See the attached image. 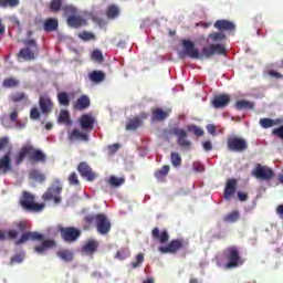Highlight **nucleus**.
<instances>
[{
  "label": "nucleus",
  "instance_id": "f8f14e48",
  "mask_svg": "<svg viewBox=\"0 0 283 283\" xmlns=\"http://www.w3.org/2000/svg\"><path fill=\"white\" fill-rule=\"evenodd\" d=\"M57 231L64 242H76L81 238V230L74 227L63 228L62 226H57Z\"/></svg>",
  "mask_w": 283,
  "mask_h": 283
},
{
  "label": "nucleus",
  "instance_id": "4468645a",
  "mask_svg": "<svg viewBox=\"0 0 283 283\" xmlns=\"http://www.w3.org/2000/svg\"><path fill=\"white\" fill-rule=\"evenodd\" d=\"M67 139L70 143H90V135L87 132H81L78 128H74L67 133Z\"/></svg>",
  "mask_w": 283,
  "mask_h": 283
},
{
  "label": "nucleus",
  "instance_id": "2f4dec72",
  "mask_svg": "<svg viewBox=\"0 0 283 283\" xmlns=\"http://www.w3.org/2000/svg\"><path fill=\"white\" fill-rule=\"evenodd\" d=\"M56 255L60 258V260H63V262H72V260H74V252L69 249L57 251Z\"/></svg>",
  "mask_w": 283,
  "mask_h": 283
},
{
  "label": "nucleus",
  "instance_id": "13d9d810",
  "mask_svg": "<svg viewBox=\"0 0 283 283\" xmlns=\"http://www.w3.org/2000/svg\"><path fill=\"white\" fill-rule=\"evenodd\" d=\"M23 262V254H15L11 258L10 264H21Z\"/></svg>",
  "mask_w": 283,
  "mask_h": 283
},
{
  "label": "nucleus",
  "instance_id": "de8ad7c7",
  "mask_svg": "<svg viewBox=\"0 0 283 283\" xmlns=\"http://www.w3.org/2000/svg\"><path fill=\"white\" fill-rule=\"evenodd\" d=\"M170 160L172 167H180V165H182V157H180L178 153H171Z\"/></svg>",
  "mask_w": 283,
  "mask_h": 283
},
{
  "label": "nucleus",
  "instance_id": "774afa93",
  "mask_svg": "<svg viewBox=\"0 0 283 283\" xmlns=\"http://www.w3.org/2000/svg\"><path fill=\"white\" fill-rule=\"evenodd\" d=\"M193 169L195 171H205V166H202V164L195 163Z\"/></svg>",
  "mask_w": 283,
  "mask_h": 283
},
{
  "label": "nucleus",
  "instance_id": "8fccbe9b",
  "mask_svg": "<svg viewBox=\"0 0 283 283\" xmlns=\"http://www.w3.org/2000/svg\"><path fill=\"white\" fill-rule=\"evenodd\" d=\"M62 11L64 12V14H66V17H74L77 12L76 8L70 4L63 6Z\"/></svg>",
  "mask_w": 283,
  "mask_h": 283
},
{
  "label": "nucleus",
  "instance_id": "7ed1b4c3",
  "mask_svg": "<svg viewBox=\"0 0 283 283\" xmlns=\"http://www.w3.org/2000/svg\"><path fill=\"white\" fill-rule=\"evenodd\" d=\"M84 222L88 224V227L95 224L97 233H99L101 235H107V233L112 231V222L105 213L86 214L84 217Z\"/></svg>",
  "mask_w": 283,
  "mask_h": 283
},
{
  "label": "nucleus",
  "instance_id": "e433bc0d",
  "mask_svg": "<svg viewBox=\"0 0 283 283\" xmlns=\"http://www.w3.org/2000/svg\"><path fill=\"white\" fill-rule=\"evenodd\" d=\"M120 15V8L116 4L108 6L106 10V17L107 19H117V17Z\"/></svg>",
  "mask_w": 283,
  "mask_h": 283
},
{
  "label": "nucleus",
  "instance_id": "0e129e2a",
  "mask_svg": "<svg viewBox=\"0 0 283 283\" xmlns=\"http://www.w3.org/2000/svg\"><path fill=\"white\" fill-rule=\"evenodd\" d=\"M10 120H12V123H17V119L19 118V112L17 109H13L10 115Z\"/></svg>",
  "mask_w": 283,
  "mask_h": 283
},
{
  "label": "nucleus",
  "instance_id": "3c124183",
  "mask_svg": "<svg viewBox=\"0 0 283 283\" xmlns=\"http://www.w3.org/2000/svg\"><path fill=\"white\" fill-rule=\"evenodd\" d=\"M208 39H211V41H224L227 39V35L222 32H216L208 35Z\"/></svg>",
  "mask_w": 283,
  "mask_h": 283
},
{
  "label": "nucleus",
  "instance_id": "ddd939ff",
  "mask_svg": "<svg viewBox=\"0 0 283 283\" xmlns=\"http://www.w3.org/2000/svg\"><path fill=\"white\" fill-rule=\"evenodd\" d=\"M252 175H254V177L259 180H272L273 176H275V172L268 166L258 164L253 169Z\"/></svg>",
  "mask_w": 283,
  "mask_h": 283
},
{
  "label": "nucleus",
  "instance_id": "bf43d9fd",
  "mask_svg": "<svg viewBox=\"0 0 283 283\" xmlns=\"http://www.w3.org/2000/svg\"><path fill=\"white\" fill-rule=\"evenodd\" d=\"M206 129L211 136H218V128L213 124H208Z\"/></svg>",
  "mask_w": 283,
  "mask_h": 283
},
{
  "label": "nucleus",
  "instance_id": "79ce46f5",
  "mask_svg": "<svg viewBox=\"0 0 283 283\" xmlns=\"http://www.w3.org/2000/svg\"><path fill=\"white\" fill-rule=\"evenodd\" d=\"M145 262V254L138 253L135 259L130 262V269H138Z\"/></svg>",
  "mask_w": 283,
  "mask_h": 283
},
{
  "label": "nucleus",
  "instance_id": "a19ab883",
  "mask_svg": "<svg viewBox=\"0 0 283 283\" xmlns=\"http://www.w3.org/2000/svg\"><path fill=\"white\" fill-rule=\"evenodd\" d=\"M63 10V0H51L50 2V11L51 12H61Z\"/></svg>",
  "mask_w": 283,
  "mask_h": 283
},
{
  "label": "nucleus",
  "instance_id": "5701e85b",
  "mask_svg": "<svg viewBox=\"0 0 283 283\" xmlns=\"http://www.w3.org/2000/svg\"><path fill=\"white\" fill-rule=\"evenodd\" d=\"M39 106L42 112V114H50L54 107V103L52 102V98L49 96H41L39 98Z\"/></svg>",
  "mask_w": 283,
  "mask_h": 283
},
{
  "label": "nucleus",
  "instance_id": "9b49d317",
  "mask_svg": "<svg viewBox=\"0 0 283 283\" xmlns=\"http://www.w3.org/2000/svg\"><path fill=\"white\" fill-rule=\"evenodd\" d=\"M168 135L177 137V144L179 145V147H185L186 149H189V147H191V143L189 142V139H187L189 136L187 130L180 127H172L168 129Z\"/></svg>",
  "mask_w": 283,
  "mask_h": 283
},
{
  "label": "nucleus",
  "instance_id": "cd10ccee",
  "mask_svg": "<svg viewBox=\"0 0 283 283\" xmlns=\"http://www.w3.org/2000/svg\"><path fill=\"white\" fill-rule=\"evenodd\" d=\"M97 249H98V242L94 240H90L83 245L82 251L86 255H94Z\"/></svg>",
  "mask_w": 283,
  "mask_h": 283
},
{
  "label": "nucleus",
  "instance_id": "423d86ee",
  "mask_svg": "<svg viewBox=\"0 0 283 283\" xmlns=\"http://www.w3.org/2000/svg\"><path fill=\"white\" fill-rule=\"evenodd\" d=\"M34 200H35L34 195L28 191H24L19 202L22 209H25V211H35V212L43 211V209H45V205L35 203Z\"/></svg>",
  "mask_w": 283,
  "mask_h": 283
},
{
  "label": "nucleus",
  "instance_id": "4c0bfd02",
  "mask_svg": "<svg viewBox=\"0 0 283 283\" xmlns=\"http://www.w3.org/2000/svg\"><path fill=\"white\" fill-rule=\"evenodd\" d=\"M253 107H255V104H253V102H249L247 99H240L237 101L235 103V109H253Z\"/></svg>",
  "mask_w": 283,
  "mask_h": 283
},
{
  "label": "nucleus",
  "instance_id": "72a5a7b5",
  "mask_svg": "<svg viewBox=\"0 0 283 283\" xmlns=\"http://www.w3.org/2000/svg\"><path fill=\"white\" fill-rule=\"evenodd\" d=\"M20 84L21 82L15 77H7L2 82V87H4V90H12L14 87H19Z\"/></svg>",
  "mask_w": 283,
  "mask_h": 283
},
{
  "label": "nucleus",
  "instance_id": "4d7b16f0",
  "mask_svg": "<svg viewBox=\"0 0 283 283\" xmlns=\"http://www.w3.org/2000/svg\"><path fill=\"white\" fill-rule=\"evenodd\" d=\"M268 74L271 76V78H277V80L283 78V74L273 69H268Z\"/></svg>",
  "mask_w": 283,
  "mask_h": 283
},
{
  "label": "nucleus",
  "instance_id": "052dcab7",
  "mask_svg": "<svg viewBox=\"0 0 283 283\" xmlns=\"http://www.w3.org/2000/svg\"><path fill=\"white\" fill-rule=\"evenodd\" d=\"M9 143H10V139L8 137L0 138V151H2V149H6Z\"/></svg>",
  "mask_w": 283,
  "mask_h": 283
},
{
  "label": "nucleus",
  "instance_id": "a211bd4d",
  "mask_svg": "<svg viewBox=\"0 0 283 283\" xmlns=\"http://www.w3.org/2000/svg\"><path fill=\"white\" fill-rule=\"evenodd\" d=\"M229 103H231V96L227 94H221V95L214 96V98L211 102V105L212 107H214V109H222L227 107Z\"/></svg>",
  "mask_w": 283,
  "mask_h": 283
},
{
  "label": "nucleus",
  "instance_id": "f257e3e1",
  "mask_svg": "<svg viewBox=\"0 0 283 283\" xmlns=\"http://www.w3.org/2000/svg\"><path fill=\"white\" fill-rule=\"evenodd\" d=\"M181 45L184 51H179V59H187V56L195 60L202 59V56L211 59L214 54H227V48L223 44H210L208 46H203L201 54L196 48V44L190 40H182Z\"/></svg>",
  "mask_w": 283,
  "mask_h": 283
},
{
  "label": "nucleus",
  "instance_id": "a18cd8bd",
  "mask_svg": "<svg viewBox=\"0 0 283 283\" xmlns=\"http://www.w3.org/2000/svg\"><path fill=\"white\" fill-rule=\"evenodd\" d=\"M108 185H111V187H120L122 185H125V178L111 176L108 179Z\"/></svg>",
  "mask_w": 283,
  "mask_h": 283
},
{
  "label": "nucleus",
  "instance_id": "f3484780",
  "mask_svg": "<svg viewBox=\"0 0 283 283\" xmlns=\"http://www.w3.org/2000/svg\"><path fill=\"white\" fill-rule=\"evenodd\" d=\"M77 171L82 176V178H86L88 182L96 180V174L92 170V167H90L88 164L85 161L78 164Z\"/></svg>",
  "mask_w": 283,
  "mask_h": 283
},
{
  "label": "nucleus",
  "instance_id": "1a4fd4ad",
  "mask_svg": "<svg viewBox=\"0 0 283 283\" xmlns=\"http://www.w3.org/2000/svg\"><path fill=\"white\" fill-rule=\"evenodd\" d=\"M227 148L229 151H237L238 154H242V151H247L249 149V144L247 139L238 136H230L227 139Z\"/></svg>",
  "mask_w": 283,
  "mask_h": 283
},
{
  "label": "nucleus",
  "instance_id": "6e6d98bb",
  "mask_svg": "<svg viewBox=\"0 0 283 283\" xmlns=\"http://www.w3.org/2000/svg\"><path fill=\"white\" fill-rule=\"evenodd\" d=\"M69 185H72V186H78L80 185L78 176L76 175V172H72L69 176Z\"/></svg>",
  "mask_w": 283,
  "mask_h": 283
},
{
  "label": "nucleus",
  "instance_id": "e2e57ef3",
  "mask_svg": "<svg viewBox=\"0 0 283 283\" xmlns=\"http://www.w3.org/2000/svg\"><path fill=\"white\" fill-rule=\"evenodd\" d=\"M118 149H120V144H114V145L108 146V151L111 154H116V151H118Z\"/></svg>",
  "mask_w": 283,
  "mask_h": 283
},
{
  "label": "nucleus",
  "instance_id": "39448f33",
  "mask_svg": "<svg viewBox=\"0 0 283 283\" xmlns=\"http://www.w3.org/2000/svg\"><path fill=\"white\" fill-rule=\"evenodd\" d=\"M62 192L63 185L59 179H55L51 187H49L48 190L43 193L42 200H44V202L53 200L55 205H60L61 200H63V198L61 197Z\"/></svg>",
  "mask_w": 283,
  "mask_h": 283
},
{
  "label": "nucleus",
  "instance_id": "6ab92c4d",
  "mask_svg": "<svg viewBox=\"0 0 283 283\" xmlns=\"http://www.w3.org/2000/svg\"><path fill=\"white\" fill-rule=\"evenodd\" d=\"M90 105H92V101L90 99V96H87L86 94H83L73 103V109L77 112H83L87 109Z\"/></svg>",
  "mask_w": 283,
  "mask_h": 283
},
{
  "label": "nucleus",
  "instance_id": "bb28decb",
  "mask_svg": "<svg viewBox=\"0 0 283 283\" xmlns=\"http://www.w3.org/2000/svg\"><path fill=\"white\" fill-rule=\"evenodd\" d=\"M66 21L70 28H82V25H87V20L76 14L69 17Z\"/></svg>",
  "mask_w": 283,
  "mask_h": 283
},
{
  "label": "nucleus",
  "instance_id": "2eb2a0df",
  "mask_svg": "<svg viewBox=\"0 0 283 283\" xmlns=\"http://www.w3.org/2000/svg\"><path fill=\"white\" fill-rule=\"evenodd\" d=\"M80 127L82 132H86L90 134V132L94 130V125L96 123V118L92 114H83L80 117Z\"/></svg>",
  "mask_w": 283,
  "mask_h": 283
},
{
  "label": "nucleus",
  "instance_id": "0eeeda50",
  "mask_svg": "<svg viewBox=\"0 0 283 283\" xmlns=\"http://www.w3.org/2000/svg\"><path fill=\"white\" fill-rule=\"evenodd\" d=\"M15 227L19 233H22L20 239L15 241L17 247L24 244V242H28V240H43V234L39 232H25L28 224L24 221H19L15 223Z\"/></svg>",
  "mask_w": 283,
  "mask_h": 283
},
{
  "label": "nucleus",
  "instance_id": "9d476101",
  "mask_svg": "<svg viewBox=\"0 0 283 283\" xmlns=\"http://www.w3.org/2000/svg\"><path fill=\"white\" fill-rule=\"evenodd\" d=\"M185 247H187L185 239H174L166 247H159L158 251L163 254L170 253L171 255H176V253L182 251Z\"/></svg>",
  "mask_w": 283,
  "mask_h": 283
},
{
  "label": "nucleus",
  "instance_id": "473e14b6",
  "mask_svg": "<svg viewBox=\"0 0 283 283\" xmlns=\"http://www.w3.org/2000/svg\"><path fill=\"white\" fill-rule=\"evenodd\" d=\"M52 247H56V242L54 240H44L41 245H36L34 251L36 253H44L46 249H52Z\"/></svg>",
  "mask_w": 283,
  "mask_h": 283
},
{
  "label": "nucleus",
  "instance_id": "09e8293b",
  "mask_svg": "<svg viewBox=\"0 0 283 283\" xmlns=\"http://www.w3.org/2000/svg\"><path fill=\"white\" fill-rule=\"evenodd\" d=\"M187 129L188 132H192V134H195V136L198 138H200V136H205V130L197 125H188Z\"/></svg>",
  "mask_w": 283,
  "mask_h": 283
},
{
  "label": "nucleus",
  "instance_id": "864d4df0",
  "mask_svg": "<svg viewBox=\"0 0 283 283\" xmlns=\"http://www.w3.org/2000/svg\"><path fill=\"white\" fill-rule=\"evenodd\" d=\"M92 59L93 61H96V63H103V61H105V59L103 57V52H101L99 50L93 51Z\"/></svg>",
  "mask_w": 283,
  "mask_h": 283
},
{
  "label": "nucleus",
  "instance_id": "4be33fe9",
  "mask_svg": "<svg viewBox=\"0 0 283 283\" xmlns=\"http://www.w3.org/2000/svg\"><path fill=\"white\" fill-rule=\"evenodd\" d=\"M151 238L153 240L160 242V244H167V242H169V232H167V230L160 232V229L154 228L151 231Z\"/></svg>",
  "mask_w": 283,
  "mask_h": 283
},
{
  "label": "nucleus",
  "instance_id": "f03ea898",
  "mask_svg": "<svg viewBox=\"0 0 283 283\" xmlns=\"http://www.w3.org/2000/svg\"><path fill=\"white\" fill-rule=\"evenodd\" d=\"M25 158H28L29 163H41L42 165L48 163V155L30 144L21 147L19 154L15 156V165H21Z\"/></svg>",
  "mask_w": 283,
  "mask_h": 283
},
{
  "label": "nucleus",
  "instance_id": "c03bdc74",
  "mask_svg": "<svg viewBox=\"0 0 283 283\" xmlns=\"http://www.w3.org/2000/svg\"><path fill=\"white\" fill-rule=\"evenodd\" d=\"M20 0H0V8L3 10L8 8H17L19 6Z\"/></svg>",
  "mask_w": 283,
  "mask_h": 283
},
{
  "label": "nucleus",
  "instance_id": "603ef678",
  "mask_svg": "<svg viewBox=\"0 0 283 283\" xmlns=\"http://www.w3.org/2000/svg\"><path fill=\"white\" fill-rule=\"evenodd\" d=\"M78 38L82 39V41H94L96 39V35L92 32L83 31L78 34Z\"/></svg>",
  "mask_w": 283,
  "mask_h": 283
},
{
  "label": "nucleus",
  "instance_id": "ea45409f",
  "mask_svg": "<svg viewBox=\"0 0 283 283\" xmlns=\"http://www.w3.org/2000/svg\"><path fill=\"white\" fill-rule=\"evenodd\" d=\"M129 255H132L129 248H122L116 252L115 258L116 260H127Z\"/></svg>",
  "mask_w": 283,
  "mask_h": 283
},
{
  "label": "nucleus",
  "instance_id": "5fc2aeb1",
  "mask_svg": "<svg viewBox=\"0 0 283 283\" xmlns=\"http://www.w3.org/2000/svg\"><path fill=\"white\" fill-rule=\"evenodd\" d=\"M30 118L31 120H39V118H41V111L36 107H32L30 111Z\"/></svg>",
  "mask_w": 283,
  "mask_h": 283
},
{
  "label": "nucleus",
  "instance_id": "69168bd1",
  "mask_svg": "<svg viewBox=\"0 0 283 283\" xmlns=\"http://www.w3.org/2000/svg\"><path fill=\"white\" fill-rule=\"evenodd\" d=\"M238 198L241 202H247L249 200V195L247 192H238Z\"/></svg>",
  "mask_w": 283,
  "mask_h": 283
},
{
  "label": "nucleus",
  "instance_id": "37998d69",
  "mask_svg": "<svg viewBox=\"0 0 283 283\" xmlns=\"http://www.w3.org/2000/svg\"><path fill=\"white\" fill-rule=\"evenodd\" d=\"M223 220H224V222H229V223L238 222L240 220V212H238V210H234V211L228 213L223 218Z\"/></svg>",
  "mask_w": 283,
  "mask_h": 283
},
{
  "label": "nucleus",
  "instance_id": "c756f323",
  "mask_svg": "<svg viewBox=\"0 0 283 283\" xmlns=\"http://www.w3.org/2000/svg\"><path fill=\"white\" fill-rule=\"evenodd\" d=\"M88 78L91 83H103L105 81V72L103 71H93L88 74Z\"/></svg>",
  "mask_w": 283,
  "mask_h": 283
},
{
  "label": "nucleus",
  "instance_id": "dca6fc26",
  "mask_svg": "<svg viewBox=\"0 0 283 283\" xmlns=\"http://www.w3.org/2000/svg\"><path fill=\"white\" fill-rule=\"evenodd\" d=\"M149 114L140 113L139 116H135L126 123L127 132H136L138 127H143V120H147Z\"/></svg>",
  "mask_w": 283,
  "mask_h": 283
},
{
  "label": "nucleus",
  "instance_id": "c85d7f7f",
  "mask_svg": "<svg viewBox=\"0 0 283 283\" xmlns=\"http://www.w3.org/2000/svg\"><path fill=\"white\" fill-rule=\"evenodd\" d=\"M43 29L45 32H55L59 30V20L54 18H49L44 21Z\"/></svg>",
  "mask_w": 283,
  "mask_h": 283
},
{
  "label": "nucleus",
  "instance_id": "58836bf2",
  "mask_svg": "<svg viewBox=\"0 0 283 283\" xmlns=\"http://www.w3.org/2000/svg\"><path fill=\"white\" fill-rule=\"evenodd\" d=\"M57 103L62 107H70V95L65 92L57 93Z\"/></svg>",
  "mask_w": 283,
  "mask_h": 283
},
{
  "label": "nucleus",
  "instance_id": "393cba45",
  "mask_svg": "<svg viewBox=\"0 0 283 283\" xmlns=\"http://www.w3.org/2000/svg\"><path fill=\"white\" fill-rule=\"evenodd\" d=\"M0 171L2 174L12 171V157L10 156V153H7L2 158H0Z\"/></svg>",
  "mask_w": 283,
  "mask_h": 283
},
{
  "label": "nucleus",
  "instance_id": "c9c22d12",
  "mask_svg": "<svg viewBox=\"0 0 283 283\" xmlns=\"http://www.w3.org/2000/svg\"><path fill=\"white\" fill-rule=\"evenodd\" d=\"M170 169L169 165H164L160 169L155 171L154 176L157 180H165V178L169 176Z\"/></svg>",
  "mask_w": 283,
  "mask_h": 283
},
{
  "label": "nucleus",
  "instance_id": "f704fd0d",
  "mask_svg": "<svg viewBox=\"0 0 283 283\" xmlns=\"http://www.w3.org/2000/svg\"><path fill=\"white\" fill-rule=\"evenodd\" d=\"M10 101L13 103H28V94L24 92H17L9 96Z\"/></svg>",
  "mask_w": 283,
  "mask_h": 283
},
{
  "label": "nucleus",
  "instance_id": "680f3d73",
  "mask_svg": "<svg viewBox=\"0 0 283 283\" xmlns=\"http://www.w3.org/2000/svg\"><path fill=\"white\" fill-rule=\"evenodd\" d=\"M18 235H19V232L17 230H9L7 232V238L9 240H15V238H18Z\"/></svg>",
  "mask_w": 283,
  "mask_h": 283
},
{
  "label": "nucleus",
  "instance_id": "aec40b11",
  "mask_svg": "<svg viewBox=\"0 0 283 283\" xmlns=\"http://www.w3.org/2000/svg\"><path fill=\"white\" fill-rule=\"evenodd\" d=\"M238 187V179L232 178L228 179L223 192L224 200H229L230 198H233V193H235V189Z\"/></svg>",
  "mask_w": 283,
  "mask_h": 283
},
{
  "label": "nucleus",
  "instance_id": "b1692460",
  "mask_svg": "<svg viewBox=\"0 0 283 283\" xmlns=\"http://www.w3.org/2000/svg\"><path fill=\"white\" fill-rule=\"evenodd\" d=\"M214 28L220 32H233V30H235V24L229 20H217L214 22Z\"/></svg>",
  "mask_w": 283,
  "mask_h": 283
},
{
  "label": "nucleus",
  "instance_id": "a878e982",
  "mask_svg": "<svg viewBox=\"0 0 283 283\" xmlns=\"http://www.w3.org/2000/svg\"><path fill=\"white\" fill-rule=\"evenodd\" d=\"M259 125H261V127H263V129H271V127H275L277 125H283V118H275V119H272L269 117L261 118L259 120Z\"/></svg>",
  "mask_w": 283,
  "mask_h": 283
},
{
  "label": "nucleus",
  "instance_id": "20e7f679",
  "mask_svg": "<svg viewBox=\"0 0 283 283\" xmlns=\"http://www.w3.org/2000/svg\"><path fill=\"white\" fill-rule=\"evenodd\" d=\"M222 258L227 261L226 269H238L244 264L240 251L235 247H229L222 252Z\"/></svg>",
  "mask_w": 283,
  "mask_h": 283
},
{
  "label": "nucleus",
  "instance_id": "412c9836",
  "mask_svg": "<svg viewBox=\"0 0 283 283\" xmlns=\"http://www.w3.org/2000/svg\"><path fill=\"white\" fill-rule=\"evenodd\" d=\"M169 114H171V109L164 111L160 107L153 109L151 120L157 123H163L166 118H169Z\"/></svg>",
  "mask_w": 283,
  "mask_h": 283
},
{
  "label": "nucleus",
  "instance_id": "6e6552de",
  "mask_svg": "<svg viewBox=\"0 0 283 283\" xmlns=\"http://www.w3.org/2000/svg\"><path fill=\"white\" fill-rule=\"evenodd\" d=\"M24 45L27 48L20 50L18 53L19 59H22V61H34L39 54V45H36V41L32 39L27 40L24 41Z\"/></svg>",
  "mask_w": 283,
  "mask_h": 283
},
{
  "label": "nucleus",
  "instance_id": "7c9ffc66",
  "mask_svg": "<svg viewBox=\"0 0 283 283\" xmlns=\"http://www.w3.org/2000/svg\"><path fill=\"white\" fill-rule=\"evenodd\" d=\"M57 123L60 125H66L67 127L72 126V119L70 118V112H67V109H62L60 112Z\"/></svg>",
  "mask_w": 283,
  "mask_h": 283
},
{
  "label": "nucleus",
  "instance_id": "49530a36",
  "mask_svg": "<svg viewBox=\"0 0 283 283\" xmlns=\"http://www.w3.org/2000/svg\"><path fill=\"white\" fill-rule=\"evenodd\" d=\"M30 178L35 180V182H45V175L41 174L39 170H32L30 172Z\"/></svg>",
  "mask_w": 283,
  "mask_h": 283
},
{
  "label": "nucleus",
  "instance_id": "338daca9",
  "mask_svg": "<svg viewBox=\"0 0 283 283\" xmlns=\"http://www.w3.org/2000/svg\"><path fill=\"white\" fill-rule=\"evenodd\" d=\"M205 151H211L213 149V144L211 142L207 140L202 144Z\"/></svg>",
  "mask_w": 283,
  "mask_h": 283
}]
</instances>
